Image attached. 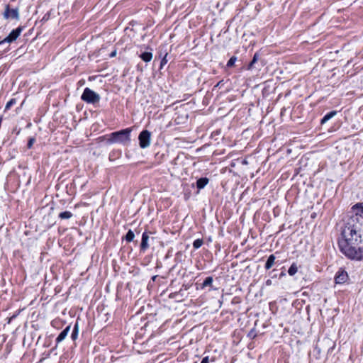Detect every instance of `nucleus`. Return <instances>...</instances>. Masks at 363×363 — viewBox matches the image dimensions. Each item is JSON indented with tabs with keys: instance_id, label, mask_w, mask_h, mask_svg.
<instances>
[{
	"instance_id": "obj_1",
	"label": "nucleus",
	"mask_w": 363,
	"mask_h": 363,
	"mask_svg": "<svg viewBox=\"0 0 363 363\" xmlns=\"http://www.w3.org/2000/svg\"><path fill=\"white\" fill-rule=\"evenodd\" d=\"M355 216L351 217L343 226L338 238L340 251L348 259H363V246L362 243V225H363V203H357L352 206Z\"/></svg>"
},
{
	"instance_id": "obj_2",
	"label": "nucleus",
	"mask_w": 363,
	"mask_h": 363,
	"mask_svg": "<svg viewBox=\"0 0 363 363\" xmlns=\"http://www.w3.org/2000/svg\"><path fill=\"white\" fill-rule=\"evenodd\" d=\"M131 128H125L120 131L115 132V143H120L123 145H127L130 141V132Z\"/></svg>"
},
{
	"instance_id": "obj_3",
	"label": "nucleus",
	"mask_w": 363,
	"mask_h": 363,
	"mask_svg": "<svg viewBox=\"0 0 363 363\" xmlns=\"http://www.w3.org/2000/svg\"><path fill=\"white\" fill-rule=\"evenodd\" d=\"M81 99L88 104H95L99 101L100 97L95 91L86 87L83 91Z\"/></svg>"
},
{
	"instance_id": "obj_4",
	"label": "nucleus",
	"mask_w": 363,
	"mask_h": 363,
	"mask_svg": "<svg viewBox=\"0 0 363 363\" xmlns=\"http://www.w3.org/2000/svg\"><path fill=\"white\" fill-rule=\"evenodd\" d=\"M139 145L141 148L145 149L150 145L151 133L149 130H144L141 131L138 136Z\"/></svg>"
},
{
	"instance_id": "obj_5",
	"label": "nucleus",
	"mask_w": 363,
	"mask_h": 363,
	"mask_svg": "<svg viewBox=\"0 0 363 363\" xmlns=\"http://www.w3.org/2000/svg\"><path fill=\"white\" fill-rule=\"evenodd\" d=\"M22 30L23 29L21 27H18L17 28L13 29L6 38L0 41V45L4 44L5 43H11L15 41L21 35Z\"/></svg>"
},
{
	"instance_id": "obj_6",
	"label": "nucleus",
	"mask_w": 363,
	"mask_h": 363,
	"mask_svg": "<svg viewBox=\"0 0 363 363\" xmlns=\"http://www.w3.org/2000/svg\"><path fill=\"white\" fill-rule=\"evenodd\" d=\"M4 18L6 19L13 18L18 20L19 18V13L18 9H10L9 5H6L5 7V11L3 13Z\"/></svg>"
},
{
	"instance_id": "obj_7",
	"label": "nucleus",
	"mask_w": 363,
	"mask_h": 363,
	"mask_svg": "<svg viewBox=\"0 0 363 363\" xmlns=\"http://www.w3.org/2000/svg\"><path fill=\"white\" fill-rule=\"evenodd\" d=\"M348 280V274L347 272L342 269H340L335 274V281L337 284H342L345 283Z\"/></svg>"
},
{
	"instance_id": "obj_8",
	"label": "nucleus",
	"mask_w": 363,
	"mask_h": 363,
	"mask_svg": "<svg viewBox=\"0 0 363 363\" xmlns=\"http://www.w3.org/2000/svg\"><path fill=\"white\" fill-rule=\"evenodd\" d=\"M149 235L147 232H144L142 235V240L140 243V250L145 252L150 247L148 244L149 241Z\"/></svg>"
},
{
	"instance_id": "obj_9",
	"label": "nucleus",
	"mask_w": 363,
	"mask_h": 363,
	"mask_svg": "<svg viewBox=\"0 0 363 363\" xmlns=\"http://www.w3.org/2000/svg\"><path fill=\"white\" fill-rule=\"evenodd\" d=\"M70 325H68L60 333V335L57 336V337L56 338V344L57 345L61 342L62 341H63L66 337L67 336L69 330H70Z\"/></svg>"
},
{
	"instance_id": "obj_10",
	"label": "nucleus",
	"mask_w": 363,
	"mask_h": 363,
	"mask_svg": "<svg viewBox=\"0 0 363 363\" xmlns=\"http://www.w3.org/2000/svg\"><path fill=\"white\" fill-rule=\"evenodd\" d=\"M209 180L207 177H201L196 181V187L199 189H203L208 183Z\"/></svg>"
},
{
	"instance_id": "obj_11",
	"label": "nucleus",
	"mask_w": 363,
	"mask_h": 363,
	"mask_svg": "<svg viewBox=\"0 0 363 363\" xmlns=\"http://www.w3.org/2000/svg\"><path fill=\"white\" fill-rule=\"evenodd\" d=\"M276 257L274 255H271L267 258V260L265 263L264 268L268 270L272 268V267L274 264Z\"/></svg>"
},
{
	"instance_id": "obj_12",
	"label": "nucleus",
	"mask_w": 363,
	"mask_h": 363,
	"mask_svg": "<svg viewBox=\"0 0 363 363\" xmlns=\"http://www.w3.org/2000/svg\"><path fill=\"white\" fill-rule=\"evenodd\" d=\"M336 114H337V111H332L326 113L323 116V118L321 119L320 123L321 124H324V123H327L330 119L333 118Z\"/></svg>"
},
{
	"instance_id": "obj_13",
	"label": "nucleus",
	"mask_w": 363,
	"mask_h": 363,
	"mask_svg": "<svg viewBox=\"0 0 363 363\" xmlns=\"http://www.w3.org/2000/svg\"><path fill=\"white\" fill-rule=\"evenodd\" d=\"M140 57L145 62H149L152 59V53L151 52H144L140 54Z\"/></svg>"
},
{
	"instance_id": "obj_14",
	"label": "nucleus",
	"mask_w": 363,
	"mask_h": 363,
	"mask_svg": "<svg viewBox=\"0 0 363 363\" xmlns=\"http://www.w3.org/2000/svg\"><path fill=\"white\" fill-rule=\"evenodd\" d=\"M297 272H298V267L296 263H293L290 266V267L288 270V273L290 276H294L296 274Z\"/></svg>"
},
{
	"instance_id": "obj_15",
	"label": "nucleus",
	"mask_w": 363,
	"mask_h": 363,
	"mask_svg": "<svg viewBox=\"0 0 363 363\" xmlns=\"http://www.w3.org/2000/svg\"><path fill=\"white\" fill-rule=\"evenodd\" d=\"M78 333H79V325H78V323H77L74 326V329L72 330V333L71 334V337L73 340H75L77 337H78Z\"/></svg>"
},
{
	"instance_id": "obj_16",
	"label": "nucleus",
	"mask_w": 363,
	"mask_h": 363,
	"mask_svg": "<svg viewBox=\"0 0 363 363\" xmlns=\"http://www.w3.org/2000/svg\"><path fill=\"white\" fill-rule=\"evenodd\" d=\"M259 54L257 52H256L254 56H253V58L252 60V61L250 62V63L248 65V69H252L253 67H254V65L257 62V60H259Z\"/></svg>"
},
{
	"instance_id": "obj_17",
	"label": "nucleus",
	"mask_w": 363,
	"mask_h": 363,
	"mask_svg": "<svg viewBox=\"0 0 363 363\" xmlns=\"http://www.w3.org/2000/svg\"><path fill=\"white\" fill-rule=\"evenodd\" d=\"M135 238L133 231L129 230L125 236V239L128 242H132Z\"/></svg>"
},
{
	"instance_id": "obj_18",
	"label": "nucleus",
	"mask_w": 363,
	"mask_h": 363,
	"mask_svg": "<svg viewBox=\"0 0 363 363\" xmlns=\"http://www.w3.org/2000/svg\"><path fill=\"white\" fill-rule=\"evenodd\" d=\"M213 281V279L212 277H206L202 284V289H203L206 286H211L212 285Z\"/></svg>"
},
{
	"instance_id": "obj_19",
	"label": "nucleus",
	"mask_w": 363,
	"mask_h": 363,
	"mask_svg": "<svg viewBox=\"0 0 363 363\" xmlns=\"http://www.w3.org/2000/svg\"><path fill=\"white\" fill-rule=\"evenodd\" d=\"M72 216V213L70 211H64L59 214V217L61 219H69Z\"/></svg>"
},
{
	"instance_id": "obj_20",
	"label": "nucleus",
	"mask_w": 363,
	"mask_h": 363,
	"mask_svg": "<svg viewBox=\"0 0 363 363\" xmlns=\"http://www.w3.org/2000/svg\"><path fill=\"white\" fill-rule=\"evenodd\" d=\"M203 241L202 239H196L193 242V247L194 249H199L203 245Z\"/></svg>"
},
{
	"instance_id": "obj_21",
	"label": "nucleus",
	"mask_w": 363,
	"mask_h": 363,
	"mask_svg": "<svg viewBox=\"0 0 363 363\" xmlns=\"http://www.w3.org/2000/svg\"><path fill=\"white\" fill-rule=\"evenodd\" d=\"M16 100L15 99H11L6 103L5 110H9L13 105L16 104Z\"/></svg>"
},
{
	"instance_id": "obj_22",
	"label": "nucleus",
	"mask_w": 363,
	"mask_h": 363,
	"mask_svg": "<svg viewBox=\"0 0 363 363\" xmlns=\"http://www.w3.org/2000/svg\"><path fill=\"white\" fill-rule=\"evenodd\" d=\"M236 60H237V57L235 56L231 57L227 62V67H233L235 65Z\"/></svg>"
},
{
	"instance_id": "obj_23",
	"label": "nucleus",
	"mask_w": 363,
	"mask_h": 363,
	"mask_svg": "<svg viewBox=\"0 0 363 363\" xmlns=\"http://www.w3.org/2000/svg\"><path fill=\"white\" fill-rule=\"evenodd\" d=\"M167 53H165L160 62V69H162L167 62Z\"/></svg>"
},
{
	"instance_id": "obj_24",
	"label": "nucleus",
	"mask_w": 363,
	"mask_h": 363,
	"mask_svg": "<svg viewBox=\"0 0 363 363\" xmlns=\"http://www.w3.org/2000/svg\"><path fill=\"white\" fill-rule=\"evenodd\" d=\"M35 138H30L28 140V148H31V147L33 146V143H35Z\"/></svg>"
},
{
	"instance_id": "obj_25",
	"label": "nucleus",
	"mask_w": 363,
	"mask_h": 363,
	"mask_svg": "<svg viewBox=\"0 0 363 363\" xmlns=\"http://www.w3.org/2000/svg\"><path fill=\"white\" fill-rule=\"evenodd\" d=\"M201 363H209V359H208V357H205L202 359L201 360Z\"/></svg>"
},
{
	"instance_id": "obj_26",
	"label": "nucleus",
	"mask_w": 363,
	"mask_h": 363,
	"mask_svg": "<svg viewBox=\"0 0 363 363\" xmlns=\"http://www.w3.org/2000/svg\"><path fill=\"white\" fill-rule=\"evenodd\" d=\"M49 17H50V13H46V14L43 16V21H47V20H48Z\"/></svg>"
},
{
	"instance_id": "obj_27",
	"label": "nucleus",
	"mask_w": 363,
	"mask_h": 363,
	"mask_svg": "<svg viewBox=\"0 0 363 363\" xmlns=\"http://www.w3.org/2000/svg\"><path fill=\"white\" fill-rule=\"evenodd\" d=\"M272 284V281L270 279H267L266 281V285L270 286Z\"/></svg>"
},
{
	"instance_id": "obj_28",
	"label": "nucleus",
	"mask_w": 363,
	"mask_h": 363,
	"mask_svg": "<svg viewBox=\"0 0 363 363\" xmlns=\"http://www.w3.org/2000/svg\"><path fill=\"white\" fill-rule=\"evenodd\" d=\"M110 57H113V56H115V54H113V52H111L110 54H109Z\"/></svg>"
},
{
	"instance_id": "obj_29",
	"label": "nucleus",
	"mask_w": 363,
	"mask_h": 363,
	"mask_svg": "<svg viewBox=\"0 0 363 363\" xmlns=\"http://www.w3.org/2000/svg\"><path fill=\"white\" fill-rule=\"evenodd\" d=\"M110 57H113V56H115V54H113V52H111L110 54H109Z\"/></svg>"
},
{
	"instance_id": "obj_30",
	"label": "nucleus",
	"mask_w": 363,
	"mask_h": 363,
	"mask_svg": "<svg viewBox=\"0 0 363 363\" xmlns=\"http://www.w3.org/2000/svg\"><path fill=\"white\" fill-rule=\"evenodd\" d=\"M156 277H157V276H154V277H152V280H153V281H155V279H156Z\"/></svg>"
}]
</instances>
